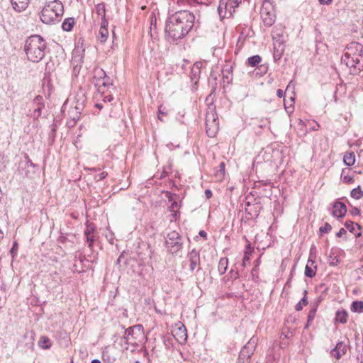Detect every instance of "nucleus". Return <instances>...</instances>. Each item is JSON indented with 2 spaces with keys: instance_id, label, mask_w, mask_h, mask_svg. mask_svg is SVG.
<instances>
[{
  "instance_id": "f257e3e1",
  "label": "nucleus",
  "mask_w": 363,
  "mask_h": 363,
  "mask_svg": "<svg viewBox=\"0 0 363 363\" xmlns=\"http://www.w3.org/2000/svg\"><path fill=\"white\" fill-rule=\"evenodd\" d=\"M194 21V14L187 10L179 11L170 15L165 25L168 41L177 43L184 38L192 29Z\"/></svg>"
},
{
  "instance_id": "f03ea898",
  "label": "nucleus",
  "mask_w": 363,
  "mask_h": 363,
  "mask_svg": "<svg viewBox=\"0 0 363 363\" xmlns=\"http://www.w3.org/2000/svg\"><path fill=\"white\" fill-rule=\"evenodd\" d=\"M342 64L345 65L352 74L363 69V46L359 43L352 42L347 45L341 57Z\"/></svg>"
},
{
  "instance_id": "7ed1b4c3",
  "label": "nucleus",
  "mask_w": 363,
  "mask_h": 363,
  "mask_svg": "<svg viewBox=\"0 0 363 363\" xmlns=\"http://www.w3.org/2000/svg\"><path fill=\"white\" fill-rule=\"evenodd\" d=\"M46 43L39 35L28 37L24 45V50L28 60L33 62H39L45 57Z\"/></svg>"
},
{
  "instance_id": "20e7f679",
  "label": "nucleus",
  "mask_w": 363,
  "mask_h": 363,
  "mask_svg": "<svg viewBox=\"0 0 363 363\" xmlns=\"http://www.w3.org/2000/svg\"><path fill=\"white\" fill-rule=\"evenodd\" d=\"M64 6L59 0H54L45 4L40 13V20L45 24H54L60 21L63 15Z\"/></svg>"
},
{
  "instance_id": "39448f33",
  "label": "nucleus",
  "mask_w": 363,
  "mask_h": 363,
  "mask_svg": "<svg viewBox=\"0 0 363 363\" xmlns=\"http://www.w3.org/2000/svg\"><path fill=\"white\" fill-rule=\"evenodd\" d=\"M143 337V326L135 325L125 330L123 340L126 345H138L137 340Z\"/></svg>"
},
{
  "instance_id": "423d86ee",
  "label": "nucleus",
  "mask_w": 363,
  "mask_h": 363,
  "mask_svg": "<svg viewBox=\"0 0 363 363\" xmlns=\"http://www.w3.org/2000/svg\"><path fill=\"white\" fill-rule=\"evenodd\" d=\"M165 245L169 252L177 255L183 248L182 237L177 231L172 230L167 235Z\"/></svg>"
},
{
  "instance_id": "0eeeda50",
  "label": "nucleus",
  "mask_w": 363,
  "mask_h": 363,
  "mask_svg": "<svg viewBox=\"0 0 363 363\" xmlns=\"http://www.w3.org/2000/svg\"><path fill=\"white\" fill-rule=\"evenodd\" d=\"M92 84L99 93H104L105 88L109 85V77L104 69L96 67L92 72Z\"/></svg>"
},
{
  "instance_id": "6e6552de",
  "label": "nucleus",
  "mask_w": 363,
  "mask_h": 363,
  "mask_svg": "<svg viewBox=\"0 0 363 363\" xmlns=\"http://www.w3.org/2000/svg\"><path fill=\"white\" fill-rule=\"evenodd\" d=\"M261 17L263 23L267 26H271L275 21V14L274 13L272 4L265 1L261 8Z\"/></svg>"
},
{
  "instance_id": "1a4fd4ad",
  "label": "nucleus",
  "mask_w": 363,
  "mask_h": 363,
  "mask_svg": "<svg viewBox=\"0 0 363 363\" xmlns=\"http://www.w3.org/2000/svg\"><path fill=\"white\" fill-rule=\"evenodd\" d=\"M206 126L207 135L211 138L214 137L218 130V123L213 113L211 112L206 114Z\"/></svg>"
},
{
  "instance_id": "9d476101",
  "label": "nucleus",
  "mask_w": 363,
  "mask_h": 363,
  "mask_svg": "<svg viewBox=\"0 0 363 363\" xmlns=\"http://www.w3.org/2000/svg\"><path fill=\"white\" fill-rule=\"evenodd\" d=\"M257 342V338L255 336L252 337L247 343L244 346L239 354V361L246 359L247 360L251 357L253 351L255 349Z\"/></svg>"
},
{
  "instance_id": "9b49d317",
  "label": "nucleus",
  "mask_w": 363,
  "mask_h": 363,
  "mask_svg": "<svg viewBox=\"0 0 363 363\" xmlns=\"http://www.w3.org/2000/svg\"><path fill=\"white\" fill-rule=\"evenodd\" d=\"M238 4L233 1H228V2H225L223 1H220L219 6L218 7V12L221 18L226 17L228 13L229 15H232L231 9H234L238 6Z\"/></svg>"
},
{
  "instance_id": "f8f14e48",
  "label": "nucleus",
  "mask_w": 363,
  "mask_h": 363,
  "mask_svg": "<svg viewBox=\"0 0 363 363\" xmlns=\"http://www.w3.org/2000/svg\"><path fill=\"white\" fill-rule=\"evenodd\" d=\"M187 259L190 263V271L192 272L196 269V272L201 270L200 267V255L198 251L195 249H193L191 252H189L187 255Z\"/></svg>"
},
{
  "instance_id": "ddd939ff",
  "label": "nucleus",
  "mask_w": 363,
  "mask_h": 363,
  "mask_svg": "<svg viewBox=\"0 0 363 363\" xmlns=\"http://www.w3.org/2000/svg\"><path fill=\"white\" fill-rule=\"evenodd\" d=\"M262 208L260 203H255L250 204V202L247 203V207L245 208V212L249 216L248 219L257 218L259 216L261 209Z\"/></svg>"
},
{
  "instance_id": "4468645a",
  "label": "nucleus",
  "mask_w": 363,
  "mask_h": 363,
  "mask_svg": "<svg viewBox=\"0 0 363 363\" xmlns=\"http://www.w3.org/2000/svg\"><path fill=\"white\" fill-rule=\"evenodd\" d=\"M67 115L69 118V120L67 123L68 127L70 128L74 126L76 122L79 118V108L77 106L74 107H71L68 111Z\"/></svg>"
},
{
  "instance_id": "2eb2a0df",
  "label": "nucleus",
  "mask_w": 363,
  "mask_h": 363,
  "mask_svg": "<svg viewBox=\"0 0 363 363\" xmlns=\"http://www.w3.org/2000/svg\"><path fill=\"white\" fill-rule=\"evenodd\" d=\"M347 213V208L345 203L340 201H335L333 204L332 215L334 217L342 218Z\"/></svg>"
},
{
  "instance_id": "dca6fc26",
  "label": "nucleus",
  "mask_w": 363,
  "mask_h": 363,
  "mask_svg": "<svg viewBox=\"0 0 363 363\" xmlns=\"http://www.w3.org/2000/svg\"><path fill=\"white\" fill-rule=\"evenodd\" d=\"M33 104L36 106V108L33 111V116L38 119L41 116L42 110L45 107L43 97L40 95L37 96L33 100Z\"/></svg>"
},
{
  "instance_id": "f3484780",
  "label": "nucleus",
  "mask_w": 363,
  "mask_h": 363,
  "mask_svg": "<svg viewBox=\"0 0 363 363\" xmlns=\"http://www.w3.org/2000/svg\"><path fill=\"white\" fill-rule=\"evenodd\" d=\"M201 63L197 62L192 66L189 77L194 85H196L200 77Z\"/></svg>"
},
{
  "instance_id": "a211bd4d",
  "label": "nucleus",
  "mask_w": 363,
  "mask_h": 363,
  "mask_svg": "<svg viewBox=\"0 0 363 363\" xmlns=\"http://www.w3.org/2000/svg\"><path fill=\"white\" fill-rule=\"evenodd\" d=\"M10 1L13 10L18 13L25 11L30 3V0H10Z\"/></svg>"
},
{
  "instance_id": "6ab92c4d",
  "label": "nucleus",
  "mask_w": 363,
  "mask_h": 363,
  "mask_svg": "<svg viewBox=\"0 0 363 363\" xmlns=\"http://www.w3.org/2000/svg\"><path fill=\"white\" fill-rule=\"evenodd\" d=\"M333 354L335 357L337 359H339L346 354L347 352V346L342 342H339L336 345V347L332 351Z\"/></svg>"
},
{
  "instance_id": "aec40b11",
  "label": "nucleus",
  "mask_w": 363,
  "mask_h": 363,
  "mask_svg": "<svg viewBox=\"0 0 363 363\" xmlns=\"http://www.w3.org/2000/svg\"><path fill=\"white\" fill-rule=\"evenodd\" d=\"M166 196L168 199L169 201H172V202L170 206L169 207V208L170 211L173 212V216L176 217L177 213H179V211H175L174 209L179 208V205L178 202L177 201L174 200V196H177V195L176 194H172L169 191H167L166 192Z\"/></svg>"
},
{
  "instance_id": "412c9836",
  "label": "nucleus",
  "mask_w": 363,
  "mask_h": 363,
  "mask_svg": "<svg viewBox=\"0 0 363 363\" xmlns=\"http://www.w3.org/2000/svg\"><path fill=\"white\" fill-rule=\"evenodd\" d=\"M315 262L309 259L305 268V276L309 278L313 277L315 275Z\"/></svg>"
},
{
  "instance_id": "4be33fe9",
  "label": "nucleus",
  "mask_w": 363,
  "mask_h": 363,
  "mask_svg": "<svg viewBox=\"0 0 363 363\" xmlns=\"http://www.w3.org/2000/svg\"><path fill=\"white\" fill-rule=\"evenodd\" d=\"M348 314L346 311H337L335 314V322H340V323L345 324L347 321Z\"/></svg>"
},
{
  "instance_id": "5701e85b",
  "label": "nucleus",
  "mask_w": 363,
  "mask_h": 363,
  "mask_svg": "<svg viewBox=\"0 0 363 363\" xmlns=\"http://www.w3.org/2000/svg\"><path fill=\"white\" fill-rule=\"evenodd\" d=\"M343 162L345 165L347 166H352L355 162V155L353 152H345L344 157H343Z\"/></svg>"
},
{
  "instance_id": "b1692460",
  "label": "nucleus",
  "mask_w": 363,
  "mask_h": 363,
  "mask_svg": "<svg viewBox=\"0 0 363 363\" xmlns=\"http://www.w3.org/2000/svg\"><path fill=\"white\" fill-rule=\"evenodd\" d=\"M317 308L318 304L315 305L308 312V317H307V323L306 324L304 328L307 329L311 324V323L313 321L316 312H317Z\"/></svg>"
},
{
  "instance_id": "393cba45",
  "label": "nucleus",
  "mask_w": 363,
  "mask_h": 363,
  "mask_svg": "<svg viewBox=\"0 0 363 363\" xmlns=\"http://www.w3.org/2000/svg\"><path fill=\"white\" fill-rule=\"evenodd\" d=\"M75 23L74 18H67L62 23V28L65 31H70Z\"/></svg>"
},
{
  "instance_id": "a878e982",
  "label": "nucleus",
  "mask_w": 363,
  "mask_h": 363,
  "mask_svg": "<svg viewBox=\"0 0 363 363\" xmlns=\"http://www.w3.org/2000/svg\"><path fill=\"white\" fill-rule=\"evenodd\" d=\"M228 265V259L227 257H222L220 258L218 266V270L220 273V274H223L225 273Z\"/></svg>"
},
{
  "instance_id": "bb28decb",
  "label": "nucleus",
  "mask_w": 363,
  "mask_h": 363,
  "mask_svg": "<svg viewBox=\"0 0 363 363\" xmlns=\"http://www.w3.org/2000/svg\"><path fill=\"white\" fill-rule=\"evenodd\" d=\"M51 340L49 337L46 336L40 337L38 341V345L43 349H49L51 347Z\"/></svg>"
},
{
  "instance_id": "cd10ccee",
  "label": "nucleus",
  "mask_w": 363,
  "mask_h": 363,
  "mask_svg": "<svg viewBox=\"0 0 363 363\" xmlns=\"http://www.w3.org/2000/svg\"><path fill=\"white\" fill-rule=\"evenodd\" d=\"M351 311L354 313H362L363 312V301H353L351 306Z\"/></svg>"
},
{
  "instance_id": "c85d7f7f",
  "label": "nucleus",
  "mask_w": 363,
  "mask_h": 363,
  "mask_svg": "<svg viewBox=\"0 0 363 363\" xmlns=\"http://www.w3.org/2000/svg\"><path fill=\"white\" fill-rule=\"evenodd\" d=\"M308 298H307V291L304 290L303 291V297L301 300L295 306V309L297 311H300L303 309V306H306L308 304Z\"/></svg>"
},
{
  "instance_id": "c756f323",
  "label": "nucleus",
  "mask_w": 363,
  "mask_h": 363,
  "mask_svg": "<svg viewBox=\"0 0 363 363\" xmlns=\"http://www.w3.org/2000/svg\"><path fill=\"white\" fill-rule=\"evenodd\" d=\"M98 171H100V169H97L96 168H92V176H94V179L96 180V181H100L104 178L106 177V176L108 175V174L103 171L99 174H96V172Z\"/></svg>"
},
{
  "instance_id": "7c9ffc66",
  "label": "nucleus",
  "mask_w": 363,
  "mask_h": 363,
  "mask_svg": "<svg viewBox=\"0 0 363 363\" xmlns=\"http://www.w3.org/2000/svg\"><path fill=\"white\" fill-rule=\"evenodd\" d=\"M261 60H262V58L259 55H254V56L250 57L247 59V64H248V65H250L251 67H256L261 62Z\"/></svg>"
},
{
  "instance_id": "2f4dec72",
  "label": "nucleus",
  "mask_w": 363,
  "mask_h": 363,
  "mask_svg": "<svg viewBox=\"0 0 363 363\" xmlns=\"http://www.w3.org/2000/svg\"><path fill=\"white\" fill-rule=\"evenodd\" d=\"M351 196L355 199H360L363 196V191L361 189L360 186L352 190Z\"/></svg>"
},
{
  "instance_id": "473e14b6",
  "label": "nucleus",
  "mask_w": 363,
  "mask_h": 363,
  "mask_svg": "<svg viewBox=\"0 0 363 363\" xmlns=\"http://www.w3.org/2000/svg\"><path fill=\"white\" fill-rule=\"evenodd\" d=\"M295 100V95H292L289 97V103H291L290 105L288 106L284 102V108L287 113H292L294 111V103Z\"/></svg>"
},
{
  "instance_id": "72a5a7b5",
  "label": "nucleus",
  "mask_w": 363,
  "mask_h": 363,
  "mask_svg": "<svg viewBox=\"0 0 363 363\" xmlns=\"http://www.w3.org/2000/svg\"><path fill=\"white\" fill-rule=\"evenodd\" d=\"M328 263L330 266L335 267L340 263V259L337 256L330 254L328 259Z\"/></svg>"
},
{
  "instance_id": "f704fd0d",
  "label": "nucleus",
  "mask_w": 363,
  "mask_h": 363,
  "mask_svg": "<svg viewBox=\"0 0 363 363\" xmlns=\"http://www.w3.org/2000/svg\"><path fill=\"white\" fill-rule=\"evenodd\" d=\"M96 13L102 18H106L105 5L104 4H99L96 7Z\"/></svg>"
},
{
  "instance_id": "c9c22d12",
  "label": "nucleus",
  "mask_w": 363,
  "mask_h": 363,
  "mask_svg": "<svg viewBox=\"0 0 363 363\" xmlns=\"http://www.w3.org/2000/svg\"><path fill=\"white\" fill-rule=\"evenodd\" d=\"M354 225H356L358 229H361V226L357 224V223H354V222L352 221H347L345 223V226L347 229H348L351 233H354Z\"/></svg>"
},
{
  "instance_id": "e433bc0d",
  "label": "nucleus",
  "mask_w": 363,
  "mask_h": 363,
  "mask_svg": "<svg viewBox=\"0 0 363 363\" xmlns=\"http://www.w3.org/2000/svg\"><path fill=\"white\" fill-rule=\"evenodd\" d=\"M177 335L180 336V338L182 339L184 341H186L187 339V333L186 330L183 325L182 327H180L178 328V332L176 334Z\"/></svg>"
},
{
  "instance_id": "4c0bfd02",
  "label": "nucleus",
  "mask_w": 363,
  "mask_h": 363,
  "mask_svg": "<svg viewBox=\"0 0 363 363\" xmlns=\"http://www.w3.org/2000/svg\"><path fill=\"white\" fill-rule=\"evenodd\" d=\"M99 35L101 42H105L108 35V31L107 28H100Z\"/></svg>"
},
{
  "instance_id": "58836bf2",
  "label": "nucleus",
  "mask_w": 363,
  "mask_h": 363,
  "mask_svg": "<svg viewBox=\"0 0 363 363\" xmlns=\"http://www.w3.org/2000/svg\"><path fill=\"white\" fill-rule=\"evenodd\" d=\"M332 230V226L330 223H325L323 226L320 227L319 231L320 234L328 233Z\"/></svg>"
},
{
  "instance_id": "ea45409f",
  "label": "nucleus",
  "mask_w": 363,
  "mask_h": 363,
  "mask_svg": "<svg viewBox=\"0 0 363 363\" xmlns=\"http://www.w3.org/2000/svg\"><path fill=\"white\" fill-rule=\"evenodd\" d=\"M86 225H87L86 230L85 231V235L86 236V242H87L88 247H91V237H90L91 231L89 230V220L86 221Z\"/></svg>"
},
{
  "instance_id": "a19ab883",
  "label": "nucleus",
  "mask_w": 363,
  "mask_h": 363,
  "mask_svg": "<svg viewBox=\"0 0 363 363\" xmlns=\"http://www.w3.org/2000/svg\"><path fill=\"white\" fill-rule=\"evenodd\" d=\"M294 89H295V86L294 84H293V82L291 81L288 86H286V91H285V93H289V92H291L292 95H295V93H294Z\"/></svg>"
},
{
  "instance_id": "79ce46f5",
  "label": "nucleus",
  "mask_w": 363,
  "mask_h": 363,
  "mask_svg": "<svg viewBox=\"0 0 363 363\" xmlns=\"http://www.w3.org/2000/svg\"><path fill=\"white\" fill-rule=\"evenodd\" d=\"M233 69V67L230 66L228 67H226L222 70L223 76V77L228 79V74H231Z\"/></svg>"
},
{
  "instance_id": "37998d69",
  "label": "nucleus",
  "mask_w": 363,
  "mask_h": 363,
  "mask_svg": "<svg viewBox=\"0 0 363 363\" xmlns=\"http://www.w3.org/2000/svg\"><path fill=\"white\" fill-rule=\"evenodd\" d=\"M165 108H162V106H160L159 107V110H158V113H159V115H158V118L160 120V121H162V118H161V116H166L167 114V111L164 110Z\"/></svg>"
},
{
  "instance_id": "c03bdc74",
  "label": "nucleus",
  "mask_w": 363,
  "mask_h": 363,
  "mask_svg": "<svg viewBox=\"0 0 363 363\" xmlns=\"http://www.w3.org/2000/svg\"><path fill=\"white\" fill-rule=\"evenodd\" d=\"M230 274L231 276V278L233 279H237L239 278V273L238 271H234L231 269L230 272Z\"/></svg>"
},
{
  "instance_id": "a18cd8bd",
  "label": "nucleus",
  "mask_w": 363,
  "mask_h": 363,
  "mask_svg": "<svg viewBox=\"0 0 363 363\" xmlns=\"http://www.w3.org/2000/svg\"><path fill=\"white\" fill-rule=\"evenodd\" d=\"M249 261H250V255H249V254L247 252H245V255H244L243 259H242V265L243 267H245L246 263L248 262Z\"/></svg>"
},
{
  "instance_id": "49530a36",
  "label": "nucleus",
  "mask_w": 363,
  "mask_h": 363,
  "mask_svg": "<svg viewBox=\"0 0 363 363\" xmlns=\"http://www.w3.org/2000/svg\"><path fill=\"white\" fill-rule=\"evenodd\" d=\"M25 159H26L27 165H30L33 167H36V164L32 162L31 160L29 158V157L28 155H26L25 157Z\"/></svg>"
},
{
  "instance_id": "de8ad7c7",
  "label": "nucleus",
  "mask_w": 363,
  "mask_h": 363,
  "mask_svg": "<svg viewBox=\"0 0 363 363\" xmlns=\"http://www.w3.org/2000/svg\"><path fill=\"white\" fill-rule=\"evenodd\" d=\"M347 231L345 228H341L339 232L337 233L336 236L337 238H341L343 235L346 234Z\"/></svg>"
},
{
  "instance_id": "09e8293b",
  "label": "nucleus",
  "mask_w": 363,
  "mask_h": 363,
  "mask_svg": "<svg viewBox=\"0 0 363 363\" xmlns=\"http://www.w3.org/2000/svg\"><path fill=\"white\" fill-rule=\"evenodd\" d=\"M108 21L106 18H102V21L101 24V28H107Z\"/></svg>"
},
{
  "instance_id": "8fccbe9b",
  "label": "nucleus",
  "mask_w": 363,
  "mask_h": 363,
  "mask_svg": "<svg viewBox=\"0 0 363 363\" xmlns=\"http://www.w3.org/2000/svg\"><path fill=\"white\" fill-rule=\"evenodd\" d=\"M342 179L344 182L347 183H350L353 181V179L350 176H344Z\"/></svg>"
},
{
  "instance_id": "3c124183",
  "label": "nucleus",
  "mask_w": 363,
  "mask_h": 363,
  "mask_svg": "<svg viewBox=\"0 0 363 363\" xmlns=\"http://www.w3.org/2000/svg\"><path fill=\"white\" fill-rule=\"evenodd\" d=\"M351 214L352 215H359L360 211L359 210V208L354 207L351 210Z\"/></svg>"
},
{
  "instance_id": "603ef678",
  "label": "nucleus",
  "mask_w": 363,
  "mask_h": 363,
  "mask_svg": "<svg viewBox=\"0 0 363 363\" xmlns=\"http://www.w3.org/2000/svg\"><path fill=\"white\" fill-rule=\"evenodd\" d=\"M277 95L279 98H282L284 96V93L281 89H279L277 91Z\"/></svg>"
},
{
  "instance_id": "864d4df0",
  "label": "nucleus",
  "mask_w": 363,
  "mask_h": 363,
  "mask_svg": "<svg viewBox=\"0 0 363 363\" xmlns=\"http://www.w3.org/2000/svg\"><path fill=\"white\" fill-rule=\"evenodd\" d=\"M205 194H206V196L208 198V199H210L212 196V192L211 190L209 189H206L205 191Z\"/></svg>"
},
{
  "instance_id": "5fc2aeb1",
  "label": "nucleus",
  "mask_w": 363,
  "mask_h": 363,
  "mask_svg": "<svg viewBox=\"0 0 363 363\" xmlns=\"http://www.w3.org/2000/svg\"><path fill=\"white\" fill-rule=\"evenodd\" d=\"M67 101H66L64 104L62 105V112L65 114V110H66V107H67Z\"/></svg>"
},
{
  "instance_id": "6e6d98bb",
  "label": "nucleus",
  "mask_w": 363,
  "mask_h": 363,
  "mask_svg": "<svg viewBox=\"0 0 363 363\" xmlns=\"http://www.w3.org/2000/svg\"><path fill=\"white\" fill-rule=\"evenodd\" d=\"M199 235L201 236V237H203V238H206V233L204 231V230H201L199 232Z\"/></svg>"
},
{
  "instance_id": "4d7b16f0",
  "label": "nucleus",
  "mask_w": 363,
  "mask_h": 363,
  "mask_svg": "<svg viewBox=\"0 0 363 363\" xmlns=\"http://www.w3.org/2000/svg\"><path fill=\"white\" fill-rule=\"evenodd\" d=\"M220 170L224 172L225 169V164L224 162H221L219 165Z\"/></svg>"
},
{
  "instance_id": "13d9d810",
  "label": "nucleus",
  "mask_w": 363,
  "mask_h": 363,
  "mask_svg": "<svg viewBox=\"0 0 363 363\" xmlns=\"http://www.w3.org/2000/svg\"><path fill=\"white\" fill-rule=\"evenodd\" d=\"M95 107L101 109V108H102L103 106H102V105L101 104H95Z\"/></svg>"
},
{
  "instance_id": "bf43d9fd",
  "label": "nucleus",
  "mask_w": 363,
  "mask_h": 363,
  "mask_svg": "<svg viewBox=\"0 0 363 363\" xmlns=\"http://www.w3.org/2000/svg\"><path fill=\"white\" fill-rule=\"evenodd\" d=\"M326 0H318L320 4H325Z\"/></svg>"
},
{
  "instance_id": "052dcab7",
  "label": "nucleus",
  "mask_w": 363,
  "mask_h": 363,
  "mask_svg": "<svg viewBox=\"0 0 363 363\" xmlns=\"http://www.w3.org/2000/svg\"><path fill=\"white\" fill-rule=\"evenodd\" d=\"M267 123V121H264V124L259 125V126L260 128H263V127L266 126Z\"/></svg>"
},
{
  "instance_id": "680f3d73",
  "label": "nucleus",
  "mask_w": 363,
  "mask_h": 363,
  "mask_svg": "<svg viewBox=\"0 0 363 363\" xmlns=\"http://www.w3.org/2000/svg\"><path fill=\"white\" fill-rule=\"evenodd\" d=\"M332 1H333V0H326L325 4L326 5H330V4H331Z\"/></svg>"
},
{
  "instance_id": "e2e57ef3",
  "label": "nucleus",
  "mask_w": 363,
  "mask_h": 363,
  "mask_svg": "<svg viewBox=\"0 0 363 363\" xmlns=\"http://www.w3.org/2000/svg\"><path fill=\"white\" fill-rule=\"evenodd\" d=\"M92 363H101V361L99 359H92Z\"/></svg>"
},
{
  "instance_id": "0e129e2a",
  "label": "nucleus",
  "mask_w": 363,
  "mask_h": 363,
  "mask_svg": "<svg viewBox=\"0 0 363 363\" xmlns=\"http://www.w3.org/2000/svg\"><path fill=\"white\" fill-rule=\"evenodd\" d=\"M3 238V233L0 230V239Z\"/></svg>"
},
{
  "instance_id": "69168bd1",
  "label": "nucleus",
  "mask_w": 363,
  "mask_h": 363,
  "mask_svg": "<svg viewBox=\"0 0 363 363\" xmlns=\"http://www.w3.org/2000/svg\"><path fill=\"white\" fill-rule=\"evenodd\" d=\"M248 352H250V350H245V354H247Z\"/></svg>"
},
{
  "instance_id": "338daca9",
  "label": "nucleus",
  "mask_w": 363,
  "mask_h": 363,
  "mask_svg": "<svg viewBox=\"0 0 363 363\" xmlns=\"http://www.w3.org/2000/svg\"><path fill=\"white\" fill-rule=\"evenodd\" d=\"M319 302H320V298H318V300L317 303H316L315 305H316V304H318V303H319Z\"/></svg>"
},
{
  "instance_id": "774afa93",
  "label": "nucleus",
  "mask_w": 363,
  "mask_h": 363,
  "mask_svg": "<svg viewBox=\"0 0 363 363\" xmlns=\"http://www.w3.org/2000/svg\"><path fill=\"white\" fill-rule=\"evenodd\" d=\"M361 235V233H359L357 235V237H359Z\"/></svg>"
}]
</instances>
